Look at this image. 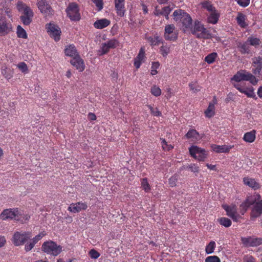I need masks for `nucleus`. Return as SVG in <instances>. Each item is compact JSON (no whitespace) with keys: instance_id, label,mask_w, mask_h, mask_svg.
Wrapping results in <instances>:
<instances>
[{"instance_id":"1","label":"nucleus","mask_w":262,"mask_h":262,"mask_svg":"<svg viewBox=\"0 0 262 262\" xmlns=\"http://www.w3.org/2000/svg\"><path fill=\"white\" fill-rule=\"evenodd\" d=\"M255 201V199L252 197H248L239 206L241 213L243 215L249 206L254 205L251 212V217L254 219L260 216L262 214V200L254 204Z\"/></svg>"},{"instance_id":"2","label":"nucleus","mask_w":262,"mask_h":262,"mask_svg":"<svg viewBox=\"0 0 262 262\" xmlns=\"http://www.w3.org/2000/svg\"><path fill=\"white\" fill-rule=\"evenodd\" d=\"M173 15L176 20L177 21L179 19L182 21L184 32L188 29H190L192 26V19L189 14L184 12V11L179 9L176 10L173 12Z\"/></svg>"},{"instance_id":"3","label":"nucleus","mask_w":262,"mask_h":262,"mask_svg":"<svg viewBox=\"0 0 262 262\" xmlns=\"http://www.w3.org/2000/svg\"><path fill=\"white\" fill-rule=\"evenodd\" d=\"M41 250L47 254L56 256L62 252V247L53 241H48L43 243Z\"/></svg>"},{"instance_id":"4","label":"nucleus","mask_w":262,"mask_h":262,"mask_svg":"<svg viewBox=\"0 0 262 262\" xmlns=\"http://www.w3.org/2000/svg\"><path fill=\"white\" fill-rule=\"evenodd\" d=\"M190 30L198 38L207 39L210 37L209 31L198 20L195 21L193 27L192 26Z\"/></svg>"},{"instance_id":"5","label":"nucleus","mask_w":262,"mask_h":262,"mask_svg":"<svg viewBox=\"0 0 262 262\" xmlns=\"http://www.w3.org/2000/svg\"><path fill=\"white\" fill-rule=\"evenodd\" d=\"M20 212L17 208L16 209H5L0 214V219L2 220H6L7 219H14L17 221L23 223V220L19 217Z\"/></svg>"},{"instance_id":"6","label":"nucleus","mask_w":262,"mask_h":262,"mask_svg":"<svg viewBox=\"0 0 262 262\" xmlns=\"http://www.w3.org/2000/svg\"><path fill=\"white\" fill-rule=\"evenodd\" d=\"M252 72L254 75L262 80V56L254 57L252 59Z\"/></svg>"},{"instance_id":"7","label":"nucleus","mask_w":262,"mask_h":262,"mask_svg":"<svg viewBox=\"0 0 262 262\" xmlns=\"http://www.w3.org/2000/svg\"><path fill=\"white\" fill-rule=\"evenodd\" d=\"M31 234V233L30 232H15L13 236V244L16 246L24 244L30 238Z\"/></svg>"},{"instance_id":"8","label":"nucleus","mask_w":262,"mask_h":262,"mask_svg":"<svg viewBox=\"0 0 262 262\" xmlns=\"http://www.w3.org/2000/svg\"><path fill=\"white\" fill-rule=\"evenodd\" d=\"M189 152L192 157L199 161H204L207 158L206 150L196 146H192L190 147Z\"/></svg>"},{"instance_id":"9","label":"nucleus","mask_w":262,"mask_h":262,"mask_svg":"<svg viewBox=\"0 0 262 262\" xmlns=\"http://www.w3.org/2000/svg\"><path fill=\"white\" fill-rule=\"evenodd\" d=\"M46 29L49 35L57 41L60 39L61 31L60 28L56 25L53 23H49L47 25Z\"/></svg>"},{"instance_id":"10","label":"nucleus","mask_w":262,"mask_h":262,"mask_svg":"<svg viewBox=\"0 0 262 262\" xmlns=\"http://www.w3.org/2000/svg\"><path fill=\"white\" fill-rule=\"evenodd\" d=\"M67 15L72 20H78L80 19V14L78 5L75 3L70 4L66 10Z\"/></svg>"},{"instance_id":"11","label":"nucleus","mask_w":262,"mask_h":262,"mask_svg":"<svg viewBox=\"0 0 262 262\" xmlns=\"http://www.w3.org/2000/svg\"><path fill=\"white\" fill-rule=\"evenodd\" d=\"M223 207L226 211L227 215L230 217L234 221L237 222L238 217L239 215L237 213V208L235 205L232 204L230 206L225 205Z\"/></svg>"},{"instance_id":"12","label":"nucleus","mask_w":262,"mask_h":262,"mask_svg":"<svg viewBox=\"0 0 262 262\" xmlns=\"http://www.w3.org/2000/svg\"><path fill=\"white\" fill-rule=\"evenodd\" d=\"M174 28L173 25H168L165 27L164 33L165 39L174 40L177 38V35L173 32Z\"/></svg>"},{"instance_id":"13","label":"nucleus","mask_w":262,"mask_h":262,"mask_svg":"<svg viewBox=\"0 0 262 262\" xmlns=\"http://www.w3.org/2000/svg\"><path fill=\"white\" fill-rule=\"evenodd\" d=\"M37 5L41 13L46 15L52 14V8L46 0H38Z\"/></svg>"},{"instance_id":"14","label":"nucleus","mask_w":262,"mask_h":262,"mask_svg":"<svg viewBox=\"0 0 262 262\" xmlns=\"http://www.w3.org/2000/svg\"><path fill=\"white\" fill-rule=\"evenodd\" d=\"M70 62L71 64L75 67L79 72H82L85 69V66L83 60L81 59L79 55H76L73 58Z\"/></svg>"},{"instance_id":"15","label":"nucleus","mask_w":262,"mask_h":262,"mask_svg":"<svg viewBox=\"0 0 262 262\" xmlns=\"http://www.w3.org/2000/svg\"><path fill=\"white\" fill-rule=\"evenodd\" d=\"M11 26L6 22L5 17L0 15V34L5 35L11 31Z\"/></svg>"},{"instance_id":"16","label":"nucleus","mask_w":262,"mask_h":262,"mask_svg":"<svg viewBox=\"0 0 262 262\" xmlns=\"http://www.w3.org/2000/svg\"><path fill=\"white\" fill-rule=\"evenodd\" d=\"M241 72L242 74L243 81H249L253 85H256L257 83L258 79L256 78L255 75H253L245 70H241Z\"/></svg>"},{"instance_id":"17","label":"nucleus","mask_w":262,"mask_h":262,"mask_svg":"<svg viewBox=\"0 0 262 262\" xmlns=\"http://www.w3.org/2000/svg\"><path fill=\"white\" fill-rule=\"evenodd\" d=\"M243 183L244 184L251 188L254 190H257L260 188V185L258 183L255 179L249 178V177H245L243 178Z\"/></svg>"},{"instance_id":"18","label":"nucleus","mask_w":262,"mask_h":262,"mask_svg":"<svg viewBox=\"0 0 262 262\" xmlns=\"http://www.w3.org/2000/svg\"><path fill=\"white\" fill-rule=\"evenodd\" d=\"M87 205L83 203L78 202L73 205H71L68 207V210L74 213L80 212L82 210H85L87 208Z\"/></svg>"},{"instance_id":"19","label":"nucleus","mask_w":262,"mask_h":262,"mask_svg":"<svg viewBox=\"0 0 262 262\" xmlns=\"http://www.w3.org/2000/svg\"><path fill=\"white\" fill-rule=\"evenodd\" d=\"M185 137L187 139H190L192 141H195L201 138L199 133L193 129H189L185 135Z\"/></svg>"},{"instance_id":"20","label":"nucleus","mask_w":262,"mask_h":262,"mask_svg":"<svg viewBox=\"0 0 262 262\" xmlns=\"http://www.w3.org/2000/svg\"><path fill=\"white\" fill-rule=\"evenodd\" d=\"M145 57V52L143 48H141L137 57L135 59L134 65L137 69L140 68L142 61Z\"/></svg>"},{"instance_id":"21","label":"nucleus","mask_w":262,"mask_h":262,"mask_svg":"<svg viewBox=\"0 0 262 262\" xmlns=\"http://www.w3.org/2000/svg\"><path fill=\"white\" fill-rule=\"evenodd\" d=\"M212 149L214 151L217 152V153H227L229 152L230 149H231L232 146H228L227 145H213L212 146Z\"/></svg>"},{"instance_id":"22","label":"nucleus","mask_w":262,"mask_h":262,"mask_svg":"<svg viewBox=\"0 0 262 262\" xmlns=\"http://www.w3.org/2000/svg\"><path fill=\"white\" fill-rule=\"evenodd\" d=\"M110 20H108L107 19L104 18L97 20V21H96L94 24V26L95 28L97 29H101L108 26L110 25Z\"/></svg>"},{"instance_id":"23","label":"nucleus","mask_w":262,"mask_h":262,"mask_svg":"<svg viewBox=\"0 0 262 262\" xmlns=\"http://www.w3.org/2000/svg\"><path fill=\"white\" fill-rule=\"evenodd\" d=\"M237 48L239 49V52L242 54H249L250 53L249 49V45L247 41L242 43V42H238L237 43Z\"/></svg>"},{"instance_id":"24","label":"nucleus","mask_w":262,"mask_h":262,"mask_svg":"<svg viewBox=\"0 0 262 262\" xmlns=\"http://www.w3.org/2000/svg\"><path fill=\"white\" fill-rule=\"evenodd\" d=\"M123 2L122 0H115V8L118 14L120 16H123L124 14Z\"/></svg>"},{"instance_id":"25","label":"nucleus","mask_w":262,"mask_h":262,"mask_svg":"<svg viewBox=\"0 0 262 262\" xmlns=\"http://www.w3.org/2000/svg\"><path fill=\"white\" fill-rule=\"evenodd\" d=\"M255 134L256 131L255 130H253L250 132H247L245 134L243 140L246 142L252 143L255 139Z\"/></svg>"},{"instance_id":"26","label":"nucleus","mask_w":262,"mask_h":262,"mask_svg":"<svg viewBox=\"0 0 262 262\" xmlns=\"http://www.w3.org/2000/svg\"><path fill=\"white\" fill-rule=\"evenodd\" d=\"M219 17V14L216 10H214L211 12L210 15L208 17V21L209 23L215 24L217 23Z\"/></svg>"},{"instance_id":"27","label":"nucleus","mask_w":262,"mask_h":262,"mask_svg":"<svg viewBox=\"0 0 262 262\" xmlns=\"http://www.w3.org/2000/svg\"><path fill=\"white\" fill-rule=\"evenodd\" d=\"M65 54L66 55L73 57V58L76 55H79L77 53L76 48L73 45H70L65 49Z\"/></svg>"},{"instance_id":"28","label":"nucleus","mask_w":262,"mask_h":262,"mask_svg":"<svg viewBox=\"0 0 262 262\" xmlns=\"http://www.w3.org/2000/svg\"><path fill=\"white\" fill-rule=\"evenodd\" d=\"M236 20L238 24L242 27L244 28L247 26L245 23V15L241 13H238Z\"/></svg>"},{"instance_id":"29","label":"nucleus","mask_w":262,"mask_h":262,"mask_svg":"<svg viewBox=\"0 0 262 262\" xmlns=\"http://www.w3.org/2000/svg\"><path fill=\"white\" fill-rule=\"evenodd\" d=\"M218 222L221 225L225 227H229L231 225V220L226 217H221L218 219Z\"/></svg>"},{"instance_id":"30","label":"nucleus","mask_w":262,"mask_h":262,"mask_svg":"<svg viewBox=\"0 0 262 262\" xmlns=\"http://www.w3.org/2000/svg\"><path fill=\"white\" fill-rule=\"evenodd\" d=\"M17 34L18 37L19 38L24 39L27 38V35L26 31L19 25L17 27Z\"/></svg>"},{"instance_id":"31","label":"nucleus","mask_w":262,"mask_h":262,"mask_svg":"<svg viewBox=\"0 0 262 262\" xmlns=\"http://www.w3.org/2000/svg\"><path fill=\"white\" fill-rule=\"evenodd\" d=\"M216 57H217V54L215 52H213V53L208 55L205 58V61L208 64H211L214 61V60Z\"/></svg>"},{"instance_id":"32","label":"nucleus","mask_w":262,"mask_h":262,"mask_svg":"<svg viewBox=\"0 0 262 262\" xmlns=\"http://www.w3.org/2000/svg\"><path fill=\"white\" fill-rule=\"evenodd\" d=\"M215 245L214 241L210 242L206 247V252L208 254L212 253L215 248Z\"/></svg>"},{"instance_id":"33","label":"nucleus","mask_w":262,"mask_h":262,"mask_svg":"<svg viewBox=\"0 0 262 262\" xmlns=\"http://www.w3.org/2000/svg\"><path fill=\"white\" fill-rule=\"evenodd\" d=\"M247 41L248 42L249 46L251 45L255 47L258 46L260 42V41L258 38L254 37H249Z\"/></svg>"},{"instance_id":"34","label":"nucleus","mask_w":262,"mask_h":262,"mask_svg":"<svg viewBox=\"0 0 262 262\" xmlns=\"http://www.w3.org/2000/svg\"><path fill=\"white\" fill-rule=\"evenodd\" d=\"M242 93L246 94L248 97L253 98L255 96V93L254 92V90L252 88L250 89L244 88Z\"/></svg>"},{"instance_id":"35","label":"nucleus","mask_w":262,"mask_h":262,"mask_svg":"<svg viewBox=\"0 0 262 262\" xmlns=\"http://www.w3.org/2000/svg\"><path fill=\"white\" fill-rule=\"evenodd\" d=\"M151 93L156 97L159 96L161 94V90L157 85H154L150 90Z\"/></svg>"},{"instance_id":"36","label":"nucleus","mask_w":262,"mask_h":262,"mask_svg":"<svg viewBox=\"0 0 262 262\" xmlns=\"http://www.w3.org/2000/svg\"><path fill=\"white\" fill-rule=\"evenodd\" d=\"M202 5L203 8L206 9L210 12L215 10V8L209 2L205 1L202 3Z\"/></svg>"},{"instance_id":"37","label":"nucleus","mask_w":262,"mask_h":262,"mask_svg":"<svg viewBox=\"0 0 262 262\" xmlns=\"http://www.w3.org/2000/svg\"><path fill=\"white\" fill-rule=\"evenodd\" d=\"M32 17L33 16H21L20 18L24 25L28 26L32 21Z\"/></svg>"},{"instance_id":"38","label":"nucleus","mask_w":262,"mask_h":262,"mask_svg":"<svg viewBox=\"0 0 262 262\" xmlns=\"http://www.w3.org/2000/svg\"><path fill=\"white\" fill-rule=\"evenodd\" d=\"M262 244V238H252L251 241L250 246L254 247L260 245Z\"/></svg>"},{"instance_id":"39","label":"nucleus","mask_w":262,"mask_h":262,"mask_svg":"<svg viewBox=\"0 0 262 262\" xmlns=\"http://www.w3.org/2000/svg\"><path fill=\"white\" fill-rule=\"evenodd\" d=\"M160 51L163 56L165 57L170 52V47L167 45L162 46L160 48Z\"/></svg>"},{"instance_id":"40","label":"nucleus","mask_w":262,"mask_h":262,"mask_svg":"<svg viewBox=\"0 0 262 262\" xmlns=\"http://www.w3.org/2000/svg\"><path fill=\"white\" fill-rule=\"evenodd\" d=\"M141 185H142L143 189L146 192H148L150 190V187L149 184L148 183L147 180L146 178H144V179H142Z\"/></svg>"},{"instance_id":"41","label":"nucleus","mask_w":262,"mask_h":262,"mask_svg":"<svg viewBox=\"0 0 262 262\" xmlns=\"http://www.w3.org/2000/svg\"><path fill=\"white\" fill-rule=\"evenodd\" d=\"M171 11V9L169 6L163 8L162 10L160 12L159 14L165 16L166 19L168 18V14Z\"/></svg>"},{"instance_id":"42","label":"nucleus","mask_w":262,"mask_h":262,"mask_svg":"<svg viewBox=\"0 0 262 262\" xmlns=\"http://www.w3.org/2000/svg\"><path fill=\"white\" fill-rule=\"evenodd\" d=\"M242 73L241 72V70L236 73V74H235L233 77L231 78V81H234L235 82H240L243 80Z\"/></svg>"},{"instance_id":"43","label":"nucleus","mask_w":262,"mask_h":262,"mask_svg":"<svg viewBox=\"0 0 262 262\" xmlns=\"http://www.w3.org/2000/svg\"><path fill=\"white\" fill-rule=\"evenodd\" d=\"M2 74L7 79H10L12 76L11 70L6 68L2 70Z\"/></svg>"},{"instance_id":"44","label":"nucleus","mask_w":262,"mask_h":262,"mask_svg":"<svg viewBox=\"0 0 262 262\" xmlns=\"http://www.w3.org/2000/svg\"><path fill=\"white\" fill-rule=\"evenodd\" d=\"M17 67L23 73H27L28 71L27 66L24 62H20L19 64H18Z\"/></svg>"},{"instance_id":"45","label":"nucleus","mask_w":262,"mask_h":262,"mask_svg":"<svg viewBox=\"0 0 262 262\" xmlns=\"http://www.w3.org/2000/svg\"><path fill=\"white\" fill-rule=\"evenodd\" d=\"M205 262H221V260L217 256H210L205 259Z\"/></svg>"},{"instance_id":"46","label":"nucleus","mask_w":262,"mask_h":262,"mask_svg":"<svg viewBox=\"0 0 262 262\" xmlns=\"http://www.w3.org/2000/svg\"><path fill=\"white\" fill-rule=\"evenodd\" d=\"M108 48H115L118 45V41L116 39H112L106 42Z\"/></svg>"},{"instance_id":"47","label":"nucleus","mask_w":262,"mask_h":262,"mask_svg":"<svg viewBox=\"0 0 262 262\" xmlns=\"http://www.w3.org/2000/svg\"><path fill=\"white\" fill-rule=\"evenodd\" d=\"M160 140L162 141V148L164 150H169L173 148L172 146H171V145L167 144V143L166 142L165 139L160 138Z\"/></svg>"},{"instance_id":"48","label":"nucleus","mask_w":262,"mask_h":262,"mask_svg":"<svg viewBox=\"0 0 262 262\" xmlns=\"http://www.w3.org/2000/svg\"><path fill=\"white\" fill-rule=\"evenodd\" d=\"M178 181V176L174 175L171 177L169 180V184L171 187H174L177 185Z\"/></svg>"},{"instance_id":"49","label":"nucleus","mask_w":262,"mask_h":262,"mask_svg":"<svg viewBox=\"0 0 262 262\" xmlns=\"http://www.w3.org/2000/svg\"><path fill=\"white\" fill-rule=\"evenodd\" d=\"M46 235V233L45 231L40 232L33 238L32 241L34 243L36 244L38 241L41 239Z\"/></svg>"},{"instance_id":"50","label":"nucleus","mask_w":262,"mask_h":262,"mask_svg":"<svg viewBox=\"0 0 262 262\" xmlns=\"http://www.w3.org/2000/svg\"><path fill=\"white\" fill-rule=\"evenodd\" d=\"M101 53H100V55H104L108 52V51L110 50V48H108V45L106 44V42L103 43L102 44L101 47Z\"/></svg>"},{"instance_id":"51","label":"nucleus","mask_w":262,"mask_h":262,"mask_svg":"<svg viewBox=\"0 0 262 262\" xmlns=\"http://www.w3.org/2000/svg\"><path fill=\"white\" fill-rule=\"evenodd\" d=\"M89 254L92 258L96 259L100 256L99 253L95 249H92L89 252Z\"/></svg>"},{"instance_id":"52","label":"nucleus","mask_w":262,"mask_h":262,"mask_svg":"<svg viewBox=\"0 0 262 262\" xmlns=\"http://www.w3.org/2000/svg\"><path fill=\"white\" fill-rule=\"evenodd\" d=\"M23 11L24 15L23 16H33V13L30 7L28 6L25 7V9L23 10Z\"/></svg>"},{"instance_id":"53","label":"nucleus","mask_w":262,"mask_h":262,"mask_svg":"<svg viewBox=\"0 0 262 262\" xmlns=\"http://www.w3.org/2000/svg\"><path fill=\"white\" fill-rule=\"evenodd\" d=\"M195 83L192 82L189 83V86L190 89L194 93H196L200 91V86L199 85H195Z\"/></svg>"},{"instance_id":"54","label":"nucleus","mask_w":262,"mask_h":262,"mask_svg":"<svg viewBox=\"0 0 262 262\" xmlns=\"http://www.w3.org/2000/svg\"><path fill=\"white\" fill-rule=\"evenodd\" d=\"M214 110V104L212 103H209V105L206 110L205 111L204 113L205 115H208V114L213 113V111Z\"/></svg>"},{"instance_id":"55","label":"nucleus","mask_w":262,"mask_h":262,"mask_svg":"<svg viewBox=\"0 0 262 262\" xmlns=\"http://www.w3.org/2000/svg\"><path fill=\"white\" fill-rule=\"evenodd\" d=\"M92 1L95 4L99 10H101L103 8L102 0H92Z\"/></svg>"},{"instance_id":"56","label":"nucleus","mask_w":262,"mask_h":262,"mask_svg":"<svg viewBox=\"0 0 262 262\" xmlns=\"http://www.w3.org/2000/svg\"><path fill=\"white\" fill-rule=\"evenodd\" d=\"M147 108L150 110L151 114H157V115H160L162 114L161 112H160L157 107H153L150 105L147 106Z\"/></svg>"},{"instance_id":"57","label":"nucleus","mask_w":262,"mask_h":262,"mask_svg":"<svg viewBox=\"0 0 262 262\" xmlns=\"http://www.w3.org/2000/svg\"><path fill=\"white\" fill-rule=\"evenodd\" d=\"M188 168L191 170L192 172L195 173H198L199 172V167L194 164H191L189 165Z\"/></svg>"},{"instance_id":"58","label":"nucleus","mask_w":262,"mask_h":262,"mask_svg":"<svg viewBox=\"0 0 262 262\" xmlns=\"http://www.w3.org/2000/svg\"><path fill=\"white\" fill-rule=\"evenodd\" d=\"M241 241H242V243L244 245H246L247 246L249 245V246H250L251 241V237H242L241 238Z\"/></svg>"},{"instance_id":"59","label":"nucleus","mask_w":262,"mask_h":262,"mask_svg":"<svg viewBox=\"0 0 262 262\" xmlns=\"http://www.w3.org/2000/svg\"><path fill=\"white\" fill-rule=\"evenodd\" d=\"M27 7V6L21 2H18L17 5V7L19 11H23L25 9V7Z\"/></svg>"},{"instance_id":"60","label":"nucleus","mask_w":262,"mask_h":262,"mask_svg":"<svg viewBox=\"0 0 262 262\" xmlns=\"http://www.w3.org/2000/svg\"><path fill=\"white\" fill-rule=\"evenodd\" d=\"M237 3L243 7L248 6L249 4V0H236Z\"/></svg>"},{"instance_id":"61","label":"nucleus","mask_w":262,"mask_h":262,"mask_svg":"<svg viewBox=\"0 0 262 262\" xmlns=\"http://www.w3.org/2000/svg\"><path fill=\"white\" fill-rule=\"evenodd\" d=\"M35 244L32 241V242L30 243L29 244L26 245L25 247V250L26 251H30L33 248V247L34 246Z\"/></svg>"},{"instance_id":"62","label":"nucleus","mask_w":262,"mask_h":262,"mask_svg":"<svg viewBox=\"0 0 262 262\" xmlns=\"http://www.w3.org/2000/svg\"><path fill=\"white\" fill-rule=\"evenodd\" d=\"M6 242V239L4 236L0 235V248L3 247Z\"/></svg>"},{"instance_id":"63","label":"nucleus","mask_w":262,"mask_h":262,"mask_svg":"<svg viewBox=\"0 0 262 262\" xmlns=\"http://www.w3.org/2000/svg\"><path fill=\"white\" fill-rule=\"evenodd\" d=\"M19 217H21L22 220H23L24 222L22 223H24L26 221H28L29 218L30 216L28 214H22L20 213V215H19Z\"/></svg>"},{"instance_id":"64","label":"nucleus","mask_w":262,"mask_h":262,"mask_svg":"<svg viewBox=\"0 0 262 262\" xmlns=\"http://www.w3.org/2000/svg\"><path fill=\"white\" fill-rule=\"evenodd\" d=\"M111 77L114 81H116L118 79V73L115 71H112Z\"/></svg>"}]
</instances>
